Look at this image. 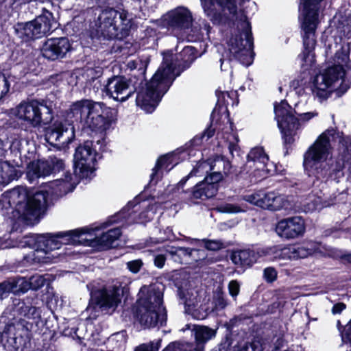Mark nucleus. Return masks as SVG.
<instances>
[{
	"mask_svg": "<svg viewBox=\"0 0 351 351\" xmlns=\"http://www.w3.org/2000/svg\"><path fill=\"white\" fill-rule=\"evenodd\" d=\"M108 222L104 223L101 226L91 228H84L69 232H60L56 234H44L29 235L23 239L22 247L28 246L34 249L26 254L22 260L25 267L48 264L54 262L58 255L53 252L60 248L62 245H78L84 241H91L92 245H98L103 248H108L112 245L121 236L120 228H116L103 233L100 237L92 239L93 232L99 229L106 228Z\"/></svg>",
	"mask_w": 351,
	"mask_h": 351,
	"instance_id": "f257e3e1",
	"label": "nucleus"
},
{
	"mask_svg": "<svg viewBox=\"0 0 351 351\" xmlns=\"http://www.w3.org/2000/svg\"><path fill=\"white\" fill-rule=\"evenodd\" d=\"M47 198L43 191L34 193L17 186L5 192L0 198V210L14 208L13 217L27 225L34 224L46 210Z\"/></svg>",
	"mask_w": 351,
	"mask_h": 351,
	"instance_id": "f03ea898",
	"label": "nucleus"
},
{
	"mask_svg": "<svg viewBox=\"0 0 351 351\" xmlns=\"http://www.w3.org/2000/svg\"><path fill=\"white\" fill-rule=\"evenodd\" d=\"M175 69L173 56H165L162 64L150 82L137 92L136 105L148 113L152 112L176 77L179 75L175 73Z\"/></svg>",
	"mask_w": 351,
	"mask_h": 351,
	"instance_id": "7ed1b4c3",
	"label": "nucleus"
},
{
	"mask_svg": "<svg viewBox=\"0 0 351 351\" xmlns=\"http://www.w3.org/2000/svg\"><path fill=\"white\" fill-rule=\"evenodd\" d=\"M316 253H323L322 245L311 241L304 245H287L282 248L273 246L260 248L256 252L249 249L236 250L232 253L231 260L237 266L245 268L251 267L263 256L274 255L275 259L291 261L304 258Z\"/></svg>",
	"mask_w": 351,
	"mask_h": 351,
	"instance_id": "20e7f679",
	"label": "nucleus"
},
{
	"mask_svg": "<svg viewBox=\"0 0 351 351\" xmlns=\"http://www.w3.org/2000/svg\"><path fill=\"white\" fill-rule=\"evenodd\" d=\"M343 140L335 129L323 132L304 155L303 166L309 177L315 178L322 183L330 175V171H337L330 167L327 158L330 154V142Z\"/></svg>",
	"mask_w": 351,
	"mask_h": 351,
	"instance_id": "39448f33",
	"label": "nucleus"
},
{
	"mask_svg": "<svg viewBox=\"0 0 351 351\" xmlns=\"http://www.w3.org/2000/svg\"><path fill=\"white\" fill-rule=\"evenodd\" d=\"M226 165H228L219 157L199 162L188 176L180 181L179 185L182 186L191 177L202 176L209 173L208 176H206L193 188L191 197L195 199L210 198L217 192V183L223 178L221 170L225 169Z\"/></svg>",
	"mask_w": 351,
	"mask_h": 351,
	"instance_id": "423d86ee",
	"label": "nucleus"
},
{
	"mask_svg": "<svg viewBox=\"0 0 351 351\" xmlns=\"http://www.w3.org/2000/svg\"><path fill=\"white\" fill-rule=\"evenodd\" d=\"M136 317L144 328L165 324L167 315L162 306V293L155 285L143 286L138 293Z\"/></svg>",
	"mask_w": 351,
	"mask_h": 351,
	"instance_id": "0eeeda50",
	"label": "nucleus"
},
{
	"mask_svg": "<svg viewBox=\"0 0 351 351\" xmlns=\"http://www.w3.org/2000/svg\"><path fill=\"white\" fill-rule=\"evenodd\" d=\"M335 60L337 64L317 75L313 80V93L321 99H326L330 96L331 88L337 87L339 93H343L350 87L343 79L346 73L343 64H346L348 56L343 48L336 52Z\"/></svg>",
	"mask_w": 351,
	"mask_h": 351,
	"instance_id": "6e6552de",
	"label": "nucleus"
},
{
	"mask_svg": "<svg viewBox=\"0 0 351 351\" xmlns=\"http://www.w3.org/2000/svg\"><path fill=\"white\" fill-rule=\"evenodd\" d=\"M95 25L97 34L104 38L121 40L130 34L132 19L125 10L106 8L100 11Z\"/></svg>",
	"mask_w": 351,
	"mask_h": 351,
	"instance_id": "1a4fd4ad",
	"label": "nucleus"
},
{
	"mask_svg": "<svg viewBox=\"0 0 351 351\" xmlns=\"http://www.w3.org/2000/svg\"><path fill=\"white\" fill-rule=\"evenodd\" d=\"M109 108L104 104L90 99H82L72 104L69 117L80 122L91 130H104L108 123Z\"/></svg>",
	"mask_w": 351,
	"mask_h": 351,
	"instance_id": "9d476101",
	"label": "nucleus"
},
{
	"mask_svg": "<svg viewBox=\"0 0 351 351\" xmlns=\"http://www.w3.org/2000/svg\"><path fill=\"white\" fill-rule=\"evenodd\" d=\"M302 2V21L304 51L299 56L301 61L311 64L313 60V51L316 44L315 30L319 23L320 2L322 0H301Z\"/></svg>",
	"mask_w": 351,
	"mask_h": 351,
	"instance_id": "9b49d317",
	"label": "nucleus"
},
{
	"mask_svg": "<svg viewBox=\"0 0 351 351\" xmlns=\"http://www.w3.org/2000/svg\"><path fill=\"white\" fill-rule=\"evenodd\" d=\"M274 112L286 144H291L294 141V136L297 131L306 122L317 116L316 112L298 114L291 109L286 101H282L279 104L275 105Z\"/></svg>",
	"mask_w": 351,
	"mask_h": 351,
	"instance_id": "f8f14e48",
	"label": "nucleus"
},
{
	"mask_svg": "<svg viewBox=\"0 0 351 351\" xmlns=\"http://www.w3.org/2000/svg\"><path fill=\"white\" fill-rule=\"evenodd\" d=\"M8 114L34 128L47 125L52 119L51 109L36 99L22 101L10 109Z\"/></svg>",
	"mask_w": 351,
	"mask_h": 351,
	"instance_id": "ddd939ff",
	"label": "nucleus"
},
{
	"mask_svg": "<svg viewBox=\"0 0 351 351\" xmlns=\"http://www.w3.org/2000/svg\"><path fill=\"white\" fill-rule=\"evenodd\" d=\"M13 303L14 315L18 317V319L8 326V332L13 335L15 341L19 338L29 339L34 324L40 318V313L29 302L15 299Z\"/></svg>",
	"mask_w": 351,
	"mask_h": 351,
	"instance_id": "4468645a",
	"label": "nucleus"
},
{
	"mask_svg": "<svg viewBox=\"0 0 351 351\" xmlns=\"http://www.w3.org/2000/svg\"><path fill=\"white\" fill-rule=\"evenodd\" d=\"M243 199L252 204L271 211L285 210L289 213L295 208V202L291 196L276 191H259L245 195Z\"/></svg>",
	"mask_w": 351,
	"mask_h": 351,
	"instance_id": "2eb2a0df",
	"label": "nucleus"
},
{
	"mask_svg": "<svg viewBox=\"0 0 351 351\" xmlns=\"http://www.w3.org/2000/svg\"><path fill=\"white\" fill-rule=\"evenodd\" d=\"M55 23L52 13L44 10L42 14L31 21L16 23L14 31L19 38L27 41L45 36L52 31Z\"/></svg>",
	"mask_w": 351,
	"mask_h": 351,
	"instance_id": "dca6fc26",
	"label": "nucleus"
},
{
	"mask_svg": "<svg viewBox=\"0 0 351 351\" xmlns=\"http://www.w3.org/2000/svg\"><path fill=\"white\" fill-rule=\"evenodd\" d=\"M97 152L92 141L79 145L74 154L75 173L81 179L90 178L95 171Z\"/></svg>",
	"mask_w": 351,
	"mask_h": 351,
	"instance_id": "f3484780",
	"label": "nucleus"
},
{
	"mask_svg": "<svg viewBox=\"0 0 351 351\" xmlns=\"http://www.w3.org/2000/svg\"><path fill=\"white\" fill-rule=\"evenodd\" d=\"M136 90L130 80L120 75H114L108 78L104 86L106 94L119 102L127 101Z\"/></svg>",
	"mask_w": 351,
	"mask_h": 351,
	"instance_id": "a211bd4d",
	"label": "nucleus"
},
{
	"mask_svg": "<svg viewBox=\"0 0 351 351\" xmlns=\"http://www.w3.org/2000/svg\"><path fill=\"white\" fill-rule=\"evenodd\" d=\"M74 128L66 119H57L45 132L46 141L52 145H64L74 138Z\"/></svg>",
	"mask_w": 351,
	"mask_h": 351,
	"instance_id": "6ab92c4d",
	"label": "nucleus"
},
{
	"mask_svg": "<svg viewBox=\"0 0 351 351\" xmlns=\"http://www.w3.org/2000/svg\"><path fill=\"white\" fill-rule=\"evenodd\" d=\"M119 291L116 287L98 289L92 292L91 300L101 311H114L121 302Z\"/></svg>",
	"mask_w": 351,
	"mask_h": 351,
	"instance_id": "aec40b11",
	"label": "nucleus"
},
{
	"mask_svg": "<svg viewBox=\"0 0 351 351\" xmlns=\"http://www.w3.org/2000/svg\"><path fill=\"white\" fill-rule=\"evenodd\" d=\"M276 232L282 238L287 239L297 238L305 232L304 221L298 216L281 219L276 226Z\"/></svg>",
	"mask_w": 351,
	"mask_h": 351,
	"instance_id": "412c9836",
	"label": "nucleus"
},
{
	"mask_svg": "<svg viewBox=\"0 0 351 351\" xmlns=\"http://www.w3.org/2000/svg\"><path fill=\"white\" fill-rule=\"evenodd\" d=\"M71 49V44L65 37L52 38L47 40L41 48L43 56L48 60H55L64 57Z\"/></svg>",
	"mask_w": 351,
	"mask_h": 351,
	"instance_id": "4be33fe9",
	"label": "nucleus"
},
{
	"mask_svg": "<svg viewBox=\"0 0 351 351\" xmlns=\"http://www.w3.org/2000/svg\"><path fill=\"white\" fill-rule=\"evenodd\" d=\"M165 20L168 25L173 29L182 31L189 29L193 22L191 12L184 7H178L165 16Z\"/></svg>",
	"mask_w": 351,
	"mask_h": 351,
	"instance_id": "5701e85b",
	"label": "nucleus"
},
{
	"mask_svg": "<svg viewBox=\"0 0 351 351\" xmlns=\"http://www.w3.org/2000/svg\"><path fill=\"white\" fill-rule=\"evenodd\" d=\"M76 176L73 177L71 173H66L64 178L47 182L46 189L43 191L46 196L47 195H51L56 197H62L75 189L77 184Z\"/></svg>",
	"mask_w": 351,
	"mask_h": 351,
	"instance_id": "b1692460",
	"label": "nucleus"
},
{
	"mask_svg": "<svg viewBox=\"0 0 351 351\" xmlns=\"http://www.w3.org/2000/svg\"><path fill=\"white\" fill-rule=\"evenodd\" d=\"M269 157L262 147H254L251 149L247 155V160L245 164V169L251 173L256 171L263 173H268L267 168Z\"/></svg>",
	"mask_w": 351,
	"mask_h": 351,
	"instance_id": "393cba45",
	"label": "nucleus"
},
{
	"mask_svg": "<svg viewBox=\"0 0 351 351\" xmlns=\"http://www.w3.org/2000/svg\"><path fill=\"white\" fill-rule=\"evenodd\" d=\"M51 172L49 160L32 161L27 166V176L32 182L36 178L49 176Z\"/></svg>",
	"mask_w": 351,
	"mask_h": 351,
	"instance_id": "a878e982",
	"label": "nucleus"
},
{
	"mask_svg": "<svg viewBox=\"0 0 351 351\" xmlns=\"http://www.w3.org/2000/svg\"><path fill=\"white\" fill-rule=\"evenodd\" d=\"M165 251L169 252V256L174 262L180 264L189 262L193 252H197L194 249L174 246H167V250H165Z\"/></svg>",
	"mask_w": 351,
	"mask_h": 351,
	"instance_id": "bb28decb",
	"label": "nucleus"
},
{
	"mask_svg": "<svg viewBox=\"0 0 351 351\" xmlns=\"http://www.w3.org/2000/svg\"><path fill=\"white\" fill-rule=\"evenodd\" d=\"M21 171L8 161L0 162V185H6L21 176Z\"/></svg>",
	"mask_w": 351,
	"mask_h": 351,
	"instance_id": "cd10ccee",
	"label": "nucleus"
},
{
	"mask_svg": "<svg viewBox=\"0 0 351 351\" xmlns=\"http://www.w3.org/2000/svg\"><path fill=\"white\" fill-rule=\"evenodd\" d=\"M193 332L197 344H203L215 337L216 331L207 326H195Z\"/></svg>",
	"mask_w": 351,
	"mask_h": 351,
	"instance_id": "c85d7f7f",
	"label": "nucleus"
},
{
	"mask_svg": "<svg viewBox=\"0 0 351 351\" xmlns=\"http://www.w3.org/2000/svg\"><path fill=\"white\" fill-rule=\"evenodd\" d=\"M210 26L207 24H204V30L206 32H203L202 29L195 25H193V23L189 27V29L184 30L182 34L185 35L188 40L190 41H196L201 40L204 38V34H208V28Z\"/></svg>",
	"mask_w": 351,
	"mask_h": 351,
	"instance_id": "c756f323",
	"label": "nucleus"
},
{
	"mask_svg": "<svg viewBox=\"0 0 351 351\" xmlns=\"http://www.w3.org/2000/svg\"><path fill=\"white\" fill-rule=\"evenodd\" d=\"M10 280L14 288V294L24 293L29 290V285L25 278L18 276Z\"/></svg>",
	"mask_w": 351,
	"mask_h": 351,
	"instance_id": "7c9ffc66",
	"label": "nucleus"
},
{
	"mask_svg": "<svg viewBox=\"0 0 351 351\" xmlns=\"http://www.w3.org/2000/svg\"><path fill=\"white\" fill-rule=\"evenodd\" d=\"M165 250H167V246L158 247L154 251V265L160 269L164 267L167 256L169 255V252H167Z\"/></svg>",
	"mask_w": 351,
	"mask_h": 351,
	"instance_id": "2f4dec72",
	"label": "nucleus"
},
{
	"mask_svg": "<svg viewBox=\"0 0 351 351\" xmlns=\"http://www.w3.org/2000/svg\"><path fill=\"white\" fill-rule=\"evenodd\" d=\"M147 64L145 61H143L142 60L137 58L136 60H129L127 63V67L130 71L138 69L139 73L142 75V81L144 78L143 75L147 67Z\"/></svg>",
	"mask_w": 351,
	"mask_h": 351,
	"instance_id": "473e14b6",
	"label": "nucleus"
},
{
	"mask_svg": "<svg viewBox=\"0 0 351 351\" xmlns=\"http://www.w3.org/2000/svg\"><path fill=\"white\" fill-rule=\"evenodd\" d=\"M216 209L219 213L229 214L239 213L245 211V210L239 206L229 203L221 204L218 206Z\"/></svg>",
	"mask_w": 351,
	"mask_h": 351,
	"instance_id": "72a5a7b5",
	"label": "nucleus"
},
{
	"mask_svg": "<svg viewBox=\"0 0 351 351\" xmlns=\"http://www.w3.org/2000/svg\"><path fill=\"white\" fill-rule=\"evenodd\" d=\"M235 92H223V91H217L216 95L217 97V105L222 106L225 105L228 106L230 104V101L232 100V97L236 96Z\"/></svg>",
	"mask_w": 351,
	"mask_h": 351,
	"instance_id": "f704fd0d",
	"label": "nucleus"
},
{
	"mask_svg": "<svg viewBox=\"0 0 351 351\" xmlns=\"http://www.w3.org/2000/svg\"><path fill=\"white\" fill-rule=\"evenodd\" d=\"M170 163H171V160L170 156H164L160 158L158 160L155 167L152 170L153 172L151 174L152 180H154V176H156L158 169L165 168V169H168L167 170L169 171L170 169H169L168 167H169V165H170Z\"/></svg>",
	"mask_w": 351,
	"mask_h": 351,
	"instance_id": "c9c22d12",
	"label": "nucleus"
},
{
	"mask_svg": "<svg viewBox=\"0 0 351 351\" xmlns=\"http://www.w3.org/2000/svg\"><path fill=\"white\" fill-rule=\"evenodd\" d=\"M28 284L29 285V289L37 290L44 286L45 283V279L41 275H34L30 277L28 280Z\"/></svg>",
	"mask_w": 351,
	"mask_h": 351,
	"instance_id": "e433bc0d",
	"label": "nucleus"
},
{
	"mask_svg": "<svg viewBox=\"0 0 351 351\" xmlns=\"http://www.w3.org/2000/svg\"><path fill=\"white\" fill-rule=\"evenodd\" d=\"M14 293V288L10 278L0 283V298L3 299L8 297L10 293Z\"/></svg>",
	"mask_w": 351,
	"mask_h": 351,
	"instance_id": "4c0bfd02",
	"label": "nucleus"
},
{
	"mask_svg": "<svg viewBox=\"0 0 351 351\" xmlns=\"http://www.w3.org/2000/svg\"><path fill=\"white\" fill-rule=\"evenodd\" d=\"M10 86L9 77L0 72V99L8 93Z\"/></svg>",
	"mask_w": 351,
	"mask_h": 351,
	"instance_id": "58836bf2",
	"label": "nucleus"
},
{
	"mask_svg": "<svg viewBox=\"0 0 351 351\" xmlns=\"http://www.w3.org/2000/svg\"><path fill=\"white\" fill-rule=\"evenodd\" d=\"M226 138L227 141H228V149L231 154H233L234 152L237 151V142L238 138L235 134L234 133H228L227 134V136L224 137Z\"/></svg>",
	"mask_w": 351,
	"mask_h": 351,
	"instance_id": "ea45409f",
	"label": "nucleus"
},
{
	"mask_svg": "<svg viewBox=\"0 0 351 351\" xmlns=\"http://www.w3.org/2000/svg\"><path fill=\"white\" fill-rule=\"evenodd\" d=\"M263 276L267 282H273L277 278V271L274 267H267L263 271Z\"/></svg>",
	"mask_w": 351,
	"mask_h": 351,
	"instance_id": "a19ab883",
	"label": "nucleus"
},
{
	"mask_svg": "<svg viewBox=\"0 0 351 351\" xmlns=\"http://www.w3.org/2000/svg\"><path fill=\"white\" fill-rule=\"evenodd\" d=\"M204 246L209 250L216 251L223 247V243L217 240H204Z\"/></svg>",
	"mask_w": 351,
	"mask_h": 351,
	"instance_id": "79ce46f5",
	"label": "nucleus"
},
{
	"mask_svg": "<svg viewBox=\"0 0 351 351\" xmlns=\"http://www.w3.org/2000/svg\"><path fill=\"white\" fill-rule=\"evenodd\" d=\"M195 51L196 50L193 47H185L182 50V55L184 56H189V58L185 60V62H189V64L192 63L196 58Z\"/></svg>",
	"mask_w": 351,
	"mask_h": 351,
	"instance_id": "37998d69",
	"label": "nucleus"
},
{
	"mask_svg": "<svg viewBox=\"0 0 351 351\" xmlns=\"http://www.w3.org/2000/svg\"><path fill=\"white\" fill-rule=\"evenodd\" d=\"M143 266V262L140 259L133 260L127 263L128 269L132 273H138Z\"/></svg>",
	"mask_w": 351,
	"mask_h": 351,
	"instance_id": "c03bdc74",
	"label": "nucleus"
},
{
	"mask_svg": "<svg viewBox=\"0 0 351 351\" xmlns=\"http://www.w3.org/2000/svg\"><path fill=\"white\" fill-rule=\"evenodd\" d=\"M49 162L51 163V167H52V171H59L60 169H63L64 167V161L56 157L50 158Z\"/></svg>",
	"mask_w": 351,
	"mask_h": 351,
	"instance_id": "a18cd8bd",
	"label": "nucleus"
},
{
	"mask_svg": "<svg viewBox=\"0 0 351 351\" xmlns=\"http://www.w3.org/2000/svg\"><path fill=\"white\" fill-rule=\"evenodd\" d=\"M228 290L232 297H236L240 290V285L237 280H231L228 284Z\"/></svg>",
	"mask_w": 351,
	"mask_h": 351,
	"instance_id": "49530a36",
	"label": "nucleus"
},
{
	"mask_svg": "<svg viewBox=\"0 0 351 351\" xmlns=\"http://www.w3.org/2000/svg\"><path fill=\"white\" fill-rule=\"evenodd\" d=\"M201 3L207 16H210L213 14V5L212 2L208 1L207 0H201Z\"/></svg>",
	"mask_w": 351,
	"mask_h": 351,
	"instance_id": "de8ad7c7",
	"label": "nucleus"
},
{
	"mask_svg": "<svg viewBox=\"0 0 351 351\" xmlns=\"http://www.w3.org/2000/svg\"><path fill=\"white\" fill-rule=\"evenodd\" d=\"M251 348L253 351H263V346L261 340L260 339H255L251 343Z\"/></svg>",
	"mask_w": 351,
	"mask_h": 351,
	"instance_id": "09e8293b",
	"label": "nucleus"
},
{
	"mask_svg": "<svg viewBox=\"0 0 351 351\" xmlns=\"http://www.w3.org/2000/svg\"><path fill=\"white\" fill-rule=\"evenodd\" d=\"M154 343L150 342L149 343H143L139 346L136 347L134 351H153Z\"/></svg>",
	"mask_w": 351,
	"mask_h": 351,
	"instance_id": "8fccbe9b",
	"label": "nucleus"
},
{
	"mask_svg": "<svg viewBox=\"0 0 351 351\" xmlns=\"http://www.w3.org/2000/svg\"><path fill=\"white\" fill-rule=\"evenodd\" d=\"M153 216H154V212H152L151 213V215L149 213V212H147V213L146 215L144 213H141L139 215V219H135L134 221L136 222H138V223H143L146 221L150 220L153 217Z\"/></svg>",
	"mask_w": 351,
	"mask_h": 351,
	"instance_id": "3c124183",
	"label": "nucleus"
},
{
	"mask_svg": "<svg viewBox=\"0 0 351 351\" xmlns=\"http://www.w3.org/2000/svg\"><path fill=\"white\" fill-rule=\"evenodd\" d=\"M346 308V304L343 303H337L335 304L332 308L333 314H338L342 312Z\"/></svg>",
	"mask_w": 351,
	"mask_h": 351,
	"instance_id": "603ef678",
	"label": "nucleus"
},
{
	"mask_svg": "<svg viewBox=\"0 0 351 351\" xmlns=\"http://www.w3.org/2000/svg\"><path fill=\"white\" fill-rule=\"evenodd\" d=\"M181 344L178 343H173L167 346L164 351H178L181 350Z\"/></svg>",
	"mask_w": 351,
	"mask_h": 351,
	"instance_id": "864d4df0",
	"label": "nucleus"
},
{
	"mask_svg": "<svg viewBox=\"0 0 351 351\" xmlns=\"http://www.w3.org/2000/svg\"><path fill=\"white\" fill-rule=\"evenodd\" d=\"M346 335L349 341L351 343V324L346 326Z\"/></svg>",
	"mask_w": 351,
	"mask_h": 351,
	"instance_id": "5fc2aeb1",
	"label": "nucleus"
},
{
	"mask_svg": "<svg viewBox=\"0 0 351 351\" xmlns=\"http://www.w3.org/2000/svg\"><path fill=\"white\" fill-rule=\"evenodd\" d=\"M4 149L3 147V142L0 140V156L3 154Z\"/></svg>",
	"mask_w": 351,
	"mask_h": 351,
	"instance_id": "6e6d98bb",
	"label": "nucleus"
},
{
	"mask_svg": "<svg viewBox=\"0 0 351 351\" xmlns=\"http://www.w3.org/2000/svg\"><path fill=\"white\" fill-rule=\"evenodd\" d=\"M132 207V204H129L128 206H127V209H128V211L130 210V208ZM133 208H135L136 207V206H132Z\"/></svg>",
	"mask_w": 351,
	"mask_h": 351,
	"instance_id": "4d7b16f0",
	"label": "nucleus"
},
{
	"mask_svg": "<svg viewBox=\"0 0 351 351\" xmlns=\"http://www.w3.org/2000/svg\"><path fill=\"white\" fill-rule=\"evenodd\" d=\"M220 61H221V69L223 70V65L224 64V60L221 58Z\"/></svg>",
	"mask_w": 351,
	"mask_h": 351,
	"instance_id": "13d9d810",
	"label": "nucleus"
},
{
	"mask_svg": "<svg viewBox=\"0 0 351 351\" xmlns=\"http://www.w3.org/2000/svg\"><path fill=\"white\" fill-rule=\"evenodd\" d=\"M347 150L351 152V142L350 143V145L347 147Z\"/></svg>",
	"mask_w": 351,
	"mask_h": 351,
	"instance_id": "bf43d9fd",
	"label": "nucleus"
},
{
	"mask_svg": "<svg viewBox=\"0 0 351 351\" xmlns=\"http://www.w3.org/2000/svg\"><path fill=\"white\" fill-rule=\"evenodd\" d=\"M348 260L351 262V253L348 255Z\"/></svg>",
	"mask_w": 351,
	"mask_h": 351,
	"instance_id": "052dcab7",
	"label": "nucleus"
},
{
	"mask_svg": "<svg viewBox=\"0 0 351 351\" xmlns=\"http://www.w3.org/2000/svg\"><path fill=\"white\" fill-rule=\"evenodd\" d=\"M279 90H280V92L282 91V87H279Z\"/></svg>",
	"mask_w": 351,
	"mask_h": 351,
	"instance_id": "680f3d73",
	"label": "nucleus"
},
{
	"mask_svg": "<svg viewBox=\"0 0 351 351\" xmlns=\"http://www.w3.org/2000/svg\"><path fill=\"white\" fill-rule=\"evenodd\" d=\"M90 309V306H88V307L87 308V310H88V311H89Z\"/></svg>",
	"mask_w": 351,
	"mask_h": 351,
	"instance_id": "e2e57ef3",
	"label": "nucleus"
},
{
	"mask_svg": "<svg viewBox=\"0 0 351 351\" xmlns=\"http://www.w3.org/2000/svg\"><path fill=\"white\" fill-rule=\"evenodd\" d=\"M115 221H116L115 220L110 221V223L115 222Z\"/></svg>",
	"mask_w": 351,
	"mask_h": 351,
	"instance_id": "0e129e2a",
	"label": "nucleus"
}]
</instances>
